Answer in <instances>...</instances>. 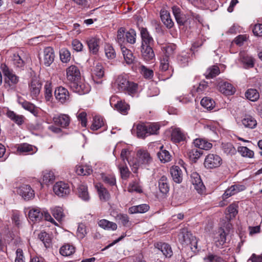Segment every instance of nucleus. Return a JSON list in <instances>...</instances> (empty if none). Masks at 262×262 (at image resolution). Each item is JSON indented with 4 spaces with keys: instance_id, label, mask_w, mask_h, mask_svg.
I'll list each match as a JSON object with an SVG mask.
<instances>
[{
    "instance_id": "1",
    "label": "nucleus",
    "mask_w": 262,
    "mask_h": 262,
    "mask_svg": "<svg viewBox=\"0 0 262 262\" xmlns=\"http://www.w3.org/2000/svg\"><path fill=\"white\" fill-rule=\"evenodd\" d=\"M140 34L141 37V46L140 47L141 56L144 60L150 61L155 56L153 50L154 39L145 28L143 27L141 29Z\"/></svg>"
},
{
    "instance_id": "2",
    "label": "nucleus",
    "mask_w": 262,
    "mask_h": 262,
    "mask_svg": "<svg viewBox=\"0 0 262 262\" xmlns=\"http://www.w3.org/2000/svg\"><path fill=\"white\" fill-rule=\"evenodd\" d=\"M136 32L133 29L126 31L124 27H121L117 31L116 40L120 46L125 42L134 45L136 41Z\"/></svg>"
},
{
    "instance_id": "3",
    "label": "nucleus",
    "mask_w": 262,
    "mask_h": 262,
    "mask_svg": "<svg viewBox=\"0 0 262 262\" xmlns=\"http://www.w3.org/2000/svg\"><path fill=\"white\" fill-rule=\"evenodd\" d=\"M0 68L5 76L4 86L6 88L14 87L18 82L19 77L14 73L13 70L10 69L5 63L1 64Z\"/></svg>"
},
{
    "instance_id": "4",
    "label": "nucleus",
    "mask_w": 262,
    "mask_h": 262,
    "mask_svg": "<svg viewBox=\"0 0 262 262\" xmlns=\"http://www.w3.org/2000/svg\"><path fill=\"white\" fill-rule=\"evenodd\" d=\"M138 160L136 161H128V164L132 167V170L136 173L139 167L142 165H148L152 161L151 157L147 151L140 150L137 152Z\"/></svg>"
},
{
    "instance_id": "5",
    "label": "nucleus",
    "mask_w": 262,
    "mask_h": 262,
    "mask_svg": "<svg viewBox=\"0 0 262 262\" xmlns=\"http://www.w3.org/2000/svg\"><path fill=\"white\" fill-rule=\"evenodd\" d=\"M179 239L182 243L189 245L191 250L193 252L195 253L199 250L198 248V240L192 233L187 231L185 229H183L179 234Z\"/></svg>"
},
{
    "instance_id": "6",
    "label": "nucleus",
    "mask_w": 262,
    "mask_h": 262,
    "mask_svg": "<svg viewBox=\"0 0 262 262\" xmlns=\"http://www.w3.org/2000/svg\"><path fill=\"white\" fill-rule=\"evenodd\" d=\"M210 87L208 82L203 80L201 81L197 86H193L191 90L192 96L196 98H209L208 93L209 92Z\"/></svg>"
},
{
    "instance_id": "7",
    "label": "nucleus",
    "mask_w": 262,
    "mask_h": 262,
    "mask_svg": "<svg viewBox=\"0 0 262 262\" xmlns=\"http://www.w3.org/2000/svg\"><path fill=\"white\" fill-rule=\"evenodd\" d=\"M160 72L163 80L169 79L171 77L173 69L171 67H169V58L167 57H163L161 59Z\"/></svg>"
},
{
    "instance_id": "8",
    "label": "nucleus",
    "mask_w": 262,
    "mask_h": 262,
    "mask_svg": "<svg viewBox=\"0 0 262 262\" xmlns=\"http://www.w3.org/2000/svg\"><path fill=\"white\" fill-rule=\"evenodd\" d=\"M222 163V158L216 154L208 155L204 161V166L208 169H212L219 167Z\"/></svg>"
},
{
    "instance_id": "9",
    "label": "nucleus",
    "mask_w": 262,
    "mask_h": 262,
    "mask_svg": "<svg viewBox=\"0 0 262 262\" xmlns=\"http://www.w3.org/2000/svg\"><path fill=\"white\" fill-rule=\"evenodd\" d=\"M42 83L36 76L32 77L29 83V88L31 97H37L40 93Z\"/></svg>"
},
{
    "instance_id": "10",
    "label": "nucleus",
    "mask_w": 262,
    "mask_h": 262,
    "mask_svg": "<svg viewBox=\"0 0 262 262\" xmlns=\"http://www.w3.org/2000/svg\"><path fill=\"white\" fill-rule=\"evenodd\" d=\"M101 39L98 37H90L86 39V43L91 54L97 55L100 48Z\"/></svg>"
},
{
    "instance_id": "11",
    "label": "nucleus",
    "mask_w": 262,
    "mask_h": 262,
    "mask_svg": "<svg viewBox=\"0 0 262 262\" xmlns=\"http://www.w3.org/2000/svg\"><path fill=\"white\" fill-rule=\"evenodd\" d=\"M66 72L67 78L71 82V83L80 80L81 74L80 70L77 66L71 65L67 69Z\"/></svg>"
},
{
    "instance_id": "12",
    "label": "nucleus",
    "mask_w": 262,
    "mask_h": 262,
    "mask_svg": "<svg viewBox=\"0 0 262 262\" xmlns=\"http://www.w3.org/2000/svg\"><path fill=\"white\" fill-rule=\"evenodd\" d=\"M53 191L57 195L64 196L70 194L71 189L68 184L60 181L54 184Z\"/></svg>"
},
{
    "instance_id": "13",
    "label": "nucleus",
    "mask_w": 262,
    "mask_h": 262,
    "mask_svg": "<svg viewBox=\"0 0 262 262\" xmlns=\"http://www.w3.org/2000/svg\"><path fill=\"white\" fill-rule=\"evenodd\" d=\"M218 88L219 91L226 96L233 95L236 91L235 87L228 81L220 82Z\"/></svg>"
},
{
    "instance_id": "14",
    "label": "nucleus",
    "mask_w": 262,
    "mask_h": 262,
    "mask_svg": "<svg viewBox=\"0 0 262 262\" xmlns=\"http://www.w3.org/2000/svg\"><path fill=\"white\" fill-rule=\"evenodd\" d=\"M171 9L179 26H184L187 22L186 17L185 15L183 13L181 8L177 5H174L172 7Z\"/></svg>"
},
{
    "instance_id": "15",
    "label": "nucleus",
    "mask_w": 262,
    "mask_h": 262,
    "mask_svg": "<svg viewBox=\"0 0 262 262\" xmlns=\"http://www.w3.org/2000/svg\"><path fill=\"white\" fill-rule=\"evenodd\" d=\"M191 181L194 189L200 194H203L205 190V187L204 185L200 175L196 172H193L191 174Z\"/></svg>"
},
{
    "instance_id": "16",
    "label": "nucleus",
    "mask_w": 262,
    "mask_h": 262,
    "mask_svg": "<svg viewBox=\"0 0 262 262\" xmlns=\"http://www.w3.org/2000/svg\"><path fill=\"white\" fill-rule=\"evenodd\" d=\"M239 59L245 69H251L254 67L255 60L251 56L243 51L239 53Z\"/></svg>"
},
{
    "instance_id": "17",
    "label": "nucleus",
    "mask_w": 262,
    "mask_h": 262,
    "mask_svg": "<svg viewBox=\"0 0 262 262\" xmlns=\"http://www.w3.org/2000/svg\"><path fill=\"white\" fill-rule=\"evenodd\" d=\"M8 61L16 68L23 69L25 64V62L17 52L10 53Z\"/></svg>"
},
{
    "instance_id": "18",
    "label": "nucleus",
    "mask_w": 262,
    "mask_h": 262,
    "mask_svg": "<svg viewBox=\"0 0 262 262\" xmlns=\"http://www.w3.org/2000/svg\"><path fill=\"white\" fill-rule=\"evenodd\" d=\"M18 193L25 200H30L34 196V190L30 186L24 185L20 186L18 190Z\"/></svg>"
},
{
    "instance_id": "19",
    "label": "nucleus",
    "mask_w": 262,
    "mask_h": 262,
    "mask_svg": "<svg viewBox=\"0 0 262 262\" xmlns=\"http://www.w3.org/2000/svg\"><path fill=\"white\" fill-rule=\"evenodd\" d=\"M246 187L244 185L235 184L228 188L222 195V199L224 201L229 197L244 190Z\"/></svg>"
},
{
    "instance_id": "20",
    "label": "nucleus",
    "mask_w": 262,
    "mask_h": 262,
    "mask_svg": "<svg viewBox=\"0 0 262 262\" xmlns=\"http://www.w3.org/2000/svg\"><path fill=\"white\" fill-rule=\"evenodd\" d=\"M226 235L227 233L222 228H219L214 233L213 241L217 247H220L224 245L226 242Z\"/></svg>"
},
{
    "instance_id": "21",
    "label": "nucleus",
    "mask_w": 262,
    "mask_h": 262,
    "mask_svg": "<svg viewBox=\"0 0 262 262\" xmlns=\"http://www.w3.org/2000/svg\"><path fill=\"white\" fill-rule=\"evenodd\" d=\"M160 14L161 21L165 27L168 29L172 28L174 26V23L169 12L165 9H162Z\"/></svg>"
},
{
    "instance_id": "22",
    "label": "nucleus",
    "mask_w": 262,
    "mask_h": 262,
    "mask_svg": "<svg viewBox=\"0 0 262 262\" xmlns=\"http://www.w3.org/2000/svg\"><path fill=\"white\" fill-rule=\"evenodd\" d=\"M71 87L75 93L79 95H83L88 93L90 91V86L81 83L80 81H76L71 83Z\"/></svg>"
},
{
    "instance_id": "23",
    "label": "nucleus",
    "mask_w": 262,
    "mask_h": 262,
    "mask_svg": "<svg viewBox=\"0 0 262 262\" xmlns=\"http://www.w3.org/2000/svg\"><path fill=\"white\" fill-rule=\"evenodd\" d=\"M155 248L161 251L166 257H171L173 252L170 246L165 243L158 242L154 245Z\"/></svg>"
},
{
    "instance_id": "24",
    "label": "nucleus",
    "mask_w": 262,
    "mask_h": 262,
    "mask_svg": "<svg viewBox=\"0 0 262 262\" xmlns=\"http://www.w3.org/2000/svg\"><path fill=\"white\" fill-rule=\"evenodd\" d=\"M37 151V148L36 146L27 143L18 144L17 147V151L20 154H29L32 155L36 152Z\"/></svg>"
},
{
    "instance_id": "25",
    "label": "nucleus",
    "mask_w": 262,
    "mask_h": 262,
    "mask_svg": "<svg viewBox=\"0 0 262 262\" xmlns=\"http://www.w3.org/2000/svg\"><path fill=\"white\" fill-rule=\"evenodd\" d=\"M44 64L46 66H50L54 61L55 54L54 49L51 47H47L44 49Z\"/></svg>"
},
{
    "instance_id": "26",
    "label": "nucleus",
    "mask_w": 262,
    "mask_h": 262,
    "mask_svg": "<svg viewBox=\"0 0 262 262\" xmlns=\"http://www.w3.org/2000/svg\"><path fill=\"white\" fill-rule=\"evenodd\" d=\"M110 103L112 106L114 105V108L122 114H126L129 109V105L125 102L124 100L121 99L113 104V101L110 99Z\"/></svg>"
},
{
    "instance_id": "27",
    "label": "nucleus",
    "mask_w": 262,
    "mask_h": 262,
    "mask_svg": "<svg viewBox=\"0 0 262 262\" xmlns=\"http://www.w3.org/2000/svg\"><path fill=\"white\" fill-rule=\"evenodd\" d=\"M158 188L161 193L166 194L170 189V185L167 177L166 176L161 177L158 181Z\"/></svg>"
},
{
    "instance_id": "28",
    "label": "nucleus",
    "mask_w": 262,
    "mask_h": 262,
    "mask_svg": "<svg viewBox=\"0 0 262 262\" xmlns=\"http://www.w3.org/2000/svg\"><path fill=\"white\" fill-rule=\"evenodd\" d=\"M126 87L122 92L132 97L138 96L139 93V87L138 83L129 81Z\"/></svg>"
},
{
    "instance_id": "29",
    "label": "nucleus",
    "mask_w": 262,
    "mask_h": 262,
    "mask_svg": "<svg viewBox=\"0 0 262 262\" xmlns=\"http://www.w3.org/2000/svg\"><path fill=\"white\" fill-rule=\"evenodd\" d=\"M129 81L124 76L119 75L116 79L113 86L117 88L119 91L122 92L129 83Z\"/></svg>"
},
{
    "instance_id": "30",
    "label": "nucleus",
    "mask_w": 262,
    "mask_h": 262,
    "mask_svg": "<svg viewBox=\"0 0 262 262\" xmlns=\"http://www.w3.org/2000/svg\"><path fill=\"white\" fill-rule=\"evenodd\" d=\"M104 75V71L103 66L101 63L98 62L94 69L93 78L97 83L101 82L100 80Z\"/></svg>"
},
{
    "instance_id": "31",
    "label": "nucleus",
    "mask_w": 262,
    "mask_h": 262,
    "mask_svg": "<svg viewBox=\"0 0 262 262\" xmlns=\"http://www.w3.org/2000/svg\"><path fill=\"white\" fill-rule=\"evenodd\" d=\"M170 174L173 181L177 183H180L183 180V173L182 170L178 166H173L170 168Z\"/></svg>"
},
{
    "instance_id": "32",
    "label": "nucleus",
    "mask_w": 262,
    "mask_h": 262,
    "mask_svg": "<svg viewBox=\"0 0 262 262\" xmlns=\"http://www.w3.org/2000/svg\"><path fill=\"white\" fill-rule=\"evenodd\" d=\"M29 219L33 222H39L43 218V212L37 207L31 208L28 213Z\"/></svg>"
},
{
    "instance_id": "33",
    "label": "nucleus",
    "mask_w": 262,
    "mask_h": 262,
    "mask_svg": "<svg viewBox=\"0 0 262 262\" xmlns=\"http://www.w3.org/2000/svg\"><path fill=\"white\" fill-rule=\"evenodd\" d=\"M53 121L56 125L66 127L70 123V118L67 115L61 114L58 116L54 117Z\"/></svg>"
},
{
    "instance_id": "34",
    "label": "nucleus",
    "mask_w": 262,
    "mask_h": 262,
    "mask_svg": "<svg viewBox=\"0 0 262 262\" xmlns=\"http://www.w3.org/2000/svg\"><path fill=\"white\" fill-rule=\"evenodd\" d=\"M95 187L97 190L100 199L101 201H106L110 198V194L107 190L101 184H97Z\"/></svg>"
},
{
    "instance_id": "35",
    "label": "nucleus",
    "mask_w": 262,
    "mask_h": 262,
    "mask_svg": "<svg viewBox=\"0 0 262 262\" xmlns=\"http://www.w3.org/2000/svg\"><path fill=\"white\" fill-rule=\"evenodd\" d=\"M193 143L195 147L200 148L199 149L208 150L211 148L212 145L211 143L208 142L204 139L198 138L194 140Z\"/></svg>"
},
{
    "instance_id": "36",
    "label": "nucleus",
    "mask_w": 262,
    "mask_h": 262,
    "mask_svg": "<svg viewBox=\"0 0 262 262\" xmlns=\"http://www.w3.org/2000/svg\"><path fill=\"white\" fill-rule=\"evenodd\" d=\"M177 48V46L172 43H168L162 48V50L164 53V55L163 57H167L169 59V57L172 56L174 53Z\"/></svg>"
},
{
    "instance_id": "37",
    "label": "nucleus",
    "mask_w": 262,
    "mask_h": 262,
    "mask_svg": "<svg viewBox=\"0 0 262 262\" xmlns=\"http://www.w3.org/2000/svg\"><path fill=\"white\" fill-rule=\"evenodd\" d=\"M120 47L124 60L126 63L128 64L133 63L135 59V57L133 55L132 52L123 45H121Z\"/></svg>"
},
{
    "instance_id": "38",
    "label": "nucleus",
    "mask_w": 262,
    "mask_h": 262,
    "mask_svg": "<svg viewBox=\"0 0 262 262\" xmlns=\"http://www.w3.org/2000/svg\"><path fill=\"white\" fill-rule=\"evenodd\" d=\"M171 137V140L176 143L183 141L185 138V135L179 128L172 129Z\"/></svg>"
},
{
    "instance_id": "39",
    "label": "nucleus",
    "mask_w": 262,
    "mask_h": 262,
    "mask_svg": "<svg viewBox=\"0 0 262 262\" xmlns=\"http://www.w3.org/2000/svg\"><path fill=\"white\" fill-rule=\"evenodd\" d=\"M54 96L55 98H67L70 97L71 94L68 89L60 86L55 89Z\"/></svg>"
},
{
    "instance_id": "40",
    "label": "nucleus",
    "mask_w": 262,
    "mask_h": 262,
    "mask_svg": "<svg viewBox=\"0 0 262 262\" xmlns=\"http://www.w3.org/2000/svg\"><path fill=\"white\" fill-rule=\"evenodd\" d=\"M149 209V206L147 204H141L134 206L129 208L128 211L130 214L143 213L147 212Z\"/></svg>"
},
{
    "instance_id": "41",
    "label": "nucleus",
    "mask_w": 262,
    "mask_h": 262,
    "mask_svg": "<svg viewBox=\"0 0 262 262\" xmlns=\"http://www.w3.org/2000/svg\"><path fill=\"white\" fill-rule=\"evenodd\" d=\"M139 70L142 76L147 80H151L154 77V71L152 70L147 68L144 65H140Z\"/></svg>"
},
{
    "instance_id": "42",
    "label": "nucleus",
    "mask_w": 262,
    "mask_h": 262,
    "mask_svg": "<svg viewBox=\"0 0 262 262\" xmlns=\"http://www.w3.org/2000/svg\"><path fill=\"white\" fill-rule=\"evenodd\" d=\"M242 122L246 128H254L257 125L256 120L250 115H246L242 119Z\"/></svg>"
},
{
    "instance_id": "43",
    "label": "nucleus",
    "mask_w": 262,
    "mask_h": 262,
    "mask_svg": "<svg viewBox=\"0 0 262 262\" xmlns=\"http://www.w3.org/2000/svg\"><path fill=\"white\" fill-rule=\"evenodd\" d=\"M98 224L100 227L104 229L115 230L117 228V225L115 223L108 221L105 219L100 220Z\"/></svg>"
},
{
    "instance_id": "44",
    "label": "nucleus",
    "mask_w": 262,
    "mask_h": 262,
    "mask_svg": "<svg viewBox=\"0 0 262 262\" xmlns=\"http://www.w3.org/2000/svg\"><path fill=\"white\" fill-rule=\"evenodd\" d=\"M42 181L44 183L48 184L49 183H53L55 179L54 173L49 170H46L42 172Z\"/></svg>"
},
{
    "instance_id": "45",
    "label": "nucleus",
    "mask_w": 262,
    "mask_h": 262,
    "mask_svg": "<svg viewBox=\"0 0 262 262\" xmlns=\"http://www.w3.org/2000/svg\"><path fill=\"white\" fill-rule=\"evenodd\" d=\"M117 167L119 170L121 178L124 180L128 179L130 174V172L127 166L126 162L119 164Z\"/></svg>"
},
{
    "instance_id": "46",
    "label": "nucleus",
    "mask_w": 262,
    "mask_h": 262,
    "mask_svg": "<svg viewBox=\"0 0 262 262\" xmlns=\"http://www.w3.org/2000/svg\"><path fill=\"white\" fill-rule=\"evenodd\" d=\"M51 212L53 216L58 221H62L65 217L63 209L60 207H53L51 209Z\"/></svg>"
},
{
    "instance_id": "47",
    "label": "nucleus",
    "mask_w": 262,
    "mask_h": 262,
    "mask_svg": "<svg viewBox=\"0 0 262 262\" xmlns=\"http://www.w3.org/2000/svg\"><path fill=\"white\" fill-rule=\"evenodd\" d=\"M163 146L160 147V151L157 154L158 157L162 162H168L171 160V155L167 150L163 149Z\"/></svg>"
},
{
    "instance_id": "48",
    "label": "nucleus",
    "mask_w": 262,
    "mask_h": 262,
    "mask_svg": "<svg viewBox=\"0 0 262 262\" xmlns=\"http://www.w3.org/2000/svg\"><path fill=\"white\" fill-rule=\"evenodd\" d=\"M93 169L89 165H80L76 167V172L78 175L86 176L92 173Z\"/></svg>"
},
{
    "instance_id": "49",
    "label": "nucleus",
    "mask_w": 262,
    "mask_h": 262,
    "mask_svg": "<svg viewBox=\"0 0 262 262\" xmlns=\"http://www.w3.org/2000/svg\"><path fill=\"white\" fill-rule=\"evenodd\" d=\"M128 191L130 192H137L141 193L143 192L142 187L141 186L139 181L135 180L130 182L128 185Z\"/></svg>"
},
{
    "instance_id": "50",
    "label": "nucleus",
    "mask_w": 262,
    "mask_h": 262,
    "mask_svg": "<svg viewBox=\"0 0 262 262\" xmlns=\"http://www.w3.org/2000/svg\"><path fill=\"white\" fill-rule=\"evenodd\" d=\"M202 154V150L198 148L189 149L187 152L189 159L193 162H195Z\"/></svg>"
},
{
    "instance_id": "51",
    "label": "nucleus",
    "mask_w": 262,
    "mask_h": 262,
    "mask_svg": "<svg viewBox=\"0 0 262 262\" xmlns=\"http://www.w3.org/2000/svg\"><path fill=\"white\" fill-rule=\"evenodd\" d=\"M8 118L18 125L21 124L24 122V117L22 115H16L14 112L8 111L7 113Z\"/></svg>"
},
{
    "instance_id": "52",
    "label": "nucleus",
    "mask_w": 262,
    "mask_h": 262,
    "mask_svg": "<svg viewBox=\"0 0 262 262\" xmlns=\"http://www.w3.org/2000/svg\"><path fill=\"white\" fill-rule=\"evenodd\" d=\"M116 219L125 227H129L131 226L128 216L126 214L119 213L116 216Z\"/></svg>"
},
{
    "instance_id": "53",
    "label": "nucleus",
    "mask_w": 262,
    "mask_h": 262,
    "mask_svg": "<svg viewBox=\"0 0 262 262\" xmlns=\"http://www.w3.org/2000/svg\"><path fill=\"white\" fill-rule=\"evenodd\" d=\"M226 217L230 220L234 218L237 214V206L234 204H231L227 208Z\"/></svg>"
},
{
    "instance_id": "54",
    "label": "nucleus",
    "mask_w": 262,
    "mask_h": 262,
    "mask_svg": "<svg viewBox=\"0 0 262 262\" xmlns=\"http://www.w3.org/2000/svg\"><path fill=\"white\" fill-rule=\"evenodd\" d=\"M75 252V248L69 244L62 246L60 249V253L64 256L72 255Z\"/></svg>"
},
{
    "instance_id": "55",
    "label": "nucleus",
    "mask_w": 262,
    "mask_h": 262,
    "mask_svg": "<svg viewBox=\"0 0 262 262\" xmlns=\"http://www.w3.org/2000/svg\"><path fill=\"white\" fill-rule=\"evenodd\" d=\"M59 56L63 63H68L71 59V52L66 48H62L59 51Z\"/></svg>"
},
{
    "instance_id": "56",
    "label": "nucleus",
    "mask_w": 262,
    "mask_h": 262,
    "mask_svg": "<svg viewBox=\"0 0 262 262\" xmlns=\"http://www.w3.org/2000/svg\"><path fill=\"white\" fill-rule=\"evenodd\" d=\"M104 125L103 118L99 116H96L93 118L91 128L93 130H97Z\"/></svg>"
},
{
    "instance_id": "57",
    "label": "nucleus",
    "mask_w": 262,
    "mask_h": 262,
    "mask_svg": "<svg viewBox=\"0 0 262 262\" xmlns=\"http://www.w3.org/2000/svg\"><path fill=\"white\" fill-rule=\"evenodd\" d=\"M190 58L189 54L187 52H182L178 56L177 60L181 67H185L188 65Z\"/></svg>"
},
{
    "instance_id": "58",
    "label": "nucleus",
    "mask_w": 262,
    "mask_h": 262,
    "mask_svg": "<svg viewBox=\"0 0 262 262\" xmlns=\"http://www.w3.org/2000/svg\"><path fill=\"white\" fill-rule=\"evenodd\" d=\"M79 196L84 201H88L90 195L88 191V187L84 185H81L78 189Z\"/></svg>"
},
{
    "instance_id": "59",
    "label": "nucleus",
    "mask_w": 262,
    "mask_h": 262,
    "mask_svg": "<svg viewBox=\"0 0 262 262\" xmlns=\"http://www.w3.org/2000/svg\"><path fill=\"white\" fill-rule=\"evenodd\" d=\"M220 73V70L218 66H213L209 68L206 72L207 78H212L216 77Z\"/></svg>"
},
{
    "instance_id": "60",
    "label": "nucleus",
    "mask_w": 262,
    "mask_h": 262,
    "mask_svg": "<svg viewBox=\"0 0 262 262\" xmlns=\"http://www.w3.org/2000/svg\"><path fill=\"white\" fill-rule=\"evenodd\" d=\"M104 51L106 56L111 59L116 57V53L113 46L110 43H106L104 46Z\"/></svg>"
},
{
    "instance_id": "61",
    "label": "nucleus",
    "mask_w": 262,
    "mask_h": 262,
    "mask_svg": "<svg viewBox=\"0 0 262 262\" xmlns=\"http://www.w3.org/2000/svg\"><path fill=\"white\" fill-rule=\"evenodd\" d=\"M137 135L138 137L144 138L147 136V125L139 124L136 126Z\"/></svg>"
},
{
    "instance_id": "62",
    "label": "nucleus",
    "mask_w": 262,
    "mask_h": 262,
    "mask_svg": "<svg viewBox=\"0 0 262 262\" xmlns=\"http://www.w3.org/2000/svg\"><path fill=\"white\" fill-rule=\"evenodd\" d=\"M18 103L21 105V106L25 110L30 112L32 113H34L35 112V105L28 102L24 99H19Z\"/></svg>"
},
{
    "instance_id": "63",
    "label": "nucleus",
    "mask_w": 262,
    "mask_h": 262,
    "mask_svg": "<svg viewBox=\"0 0 262 262\" xmlns=\"http://www.w3.org/2000/svg\"><path fill=\"white\" fill-rule=\"evenodd\" d=\"M222 148L224 152L227 155H233L236 152L235 148L230 143L222 144Z\"/></svg>"
},
{
    "instance_id": "64",
    "label": "nucleus",
    "mask_w": 262,
    "mask_h": 262,
    "mask_svg": "<svg viewBox=\"0 0 262 262\" xmlns=\"http://www.w3.org/2000/svg\"><path fill=\"white\" fill-rule=\"evenodd\" d=\"M38 237L42 242L45 246L48 248L50 246L51 239L49 235L46 232H41L38 234Z\"/></svg>"
}]
</instances>
